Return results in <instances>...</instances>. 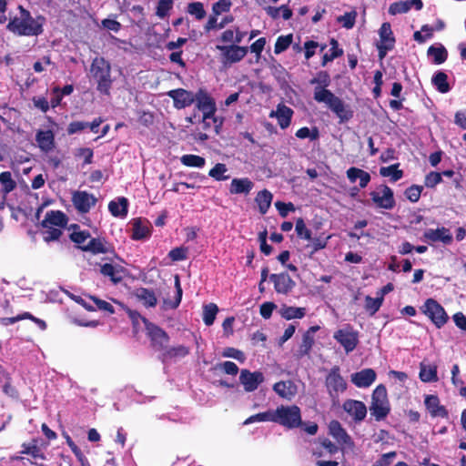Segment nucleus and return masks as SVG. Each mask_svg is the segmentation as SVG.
I'll return each instance as SVG.
<instances>
[{
    "label": "nucleus",
    "mask_w": 466,
    "mask_h": 466,
    "mask_svg": "<svg viewBox=\"0 0 466 466\" xmlns=\"http://www.w3.org/2000/svg\"><path fill=\"white\" fill-rule=\"evenodd\" d=\"M293 110L284 104H279L276 111H271L270 117L276 116L278 123L282 129H286L291 124Z\"/></svg>",
    "instance_id": "393cba45"
},
{
    "label": "nucleus",
    "mask_w": 466,
    "mask_h": 466,
    "mask_svg": "<svg viewBox=\"0 0 466 466\" xmlns=\"http://www.w3.org/2000/svg\"><path fill=\"white\" fill-rule=\"evenodd\" d=\"M329 434L342 445L352 447L354 442L339 420H333L329 425Z\"/></svg>",
    "instance_id": "6ab92c4d"
},
{
    "label": "nucleus",
    "mask_w": 466,
    "mask_h": 466,
    "mask_svg": "<svg viewBox=\"0 0 466 466\" xmlns=\"http://www.w3.org/2000/svg\"><path fill=\"white\" fill-rule=\"evenodd\" d=\"M108 210L114 217L124 218L128 212V200L125 197L117 198V201L112 200L108 204Z\"/></svg>",
    "instance_id": "2f4dec72"
},
{
    "label": "nucleus",
    "mask_w": 466,
    "mask_h": 466,
    "mask_svg": "<svg viewBox=\"0 0 466 466\" xmlns=\"http://www.w3.org/2000/svg\"><path fill=\"white\" fill-rule=\"evenodd\" d=\"M324 384L332 403H339V395L346 391L348 383L340 374V368L333 366L325 377Z\"/></svg>",
    "instance_id": "423d86ee"
},
{
    "label": "nucleus",
    "mask_w": 466,
    "mask_h": 466,
    "mask_svg": "<svg viewBox=\"0 0 466 466\" xmlns=\"http://www.w3.org/2000/svg\"><path fill=\"white\" fill-rule=\"evenodd\" d=\"M272 198L273 195L268 189H263L257 194L255 202L257 203L261 215H265L268 212L270 208Z\"/></svg>",
    "instance_id": "473e14b6"
},
{
    "label": "nucleus",
    "mask_w": 466,
    "mask_h": 466,
    "mask_svg": "<svg viewBox=\"0 0 466 466\" xmlns=\"http://www.w3.org/2000/svg\"><path fill=\"white\" fill-rule=\"evenodd\" d=\"M275 410H267L249 416L243 422L244 425H248L257 421H272L274 422Z\"/></svg>",
    "instance_id": "09e8293b"
},
{
    "label": "nucleus",
    "mask_w": 466,
    "mask_h": 466,
    "mask_svg": "<svg viewBox=\"0 0 466 466\" xmlns=\"http://www.w3.org/2000/svg\"><path fill=\"white\" fill-rule=\"evenodd\" d=\"M400 164H393L389 167H381L380 168V174L382 177H390L391 182H396L402 178L403 171L399 169Z\"/></svg>",
    "instance_id": "ea45409f"
},
{
    "label": "nucleus",
    "mask_w": 466,
    "mask_h": 466,
    "mask_svg": "<svg viewBox=\"0 0 466 466\" xmlns=\"http://www.w3.org/2000/svg\"><path fill=\"white\" fill-rule=\"evenodd\" d=\"M373 204L378 208L391 210L396 206L393 190L383 184L378 187V190L370 193Z\"/></svg>",
    "instance_id": "9b49d317"
},
{
    "label": "nucleus",
    "mask_w": 466,
    "mask_h": 466,
    "mask_svg": "<svg viewBox=\"0 0 466 466\" xmlns=\"http://www.w3.org/2000/svg\"><path fill=\"white\" fill-rule=\"evenodd\" d=\"M79 248L93 254H105L107 252L104 240L99 238H90L88 243L86 246H79Z\"/></svg>",
    "instance_id": "f704fd0d"
},
{
    "label": "nucleus",
    "mask_w": 466,
    "mask_h": 466,
    "mask_svg": "<svg viewBox=\"0 0 466 466\" xmlns=\"http://www.w3.org/2000/svg\"><path fill=\"white\" fill-rule=\"evenodd\" d=\"M0 184L2 186L3 198L16 187V182L13 179L12 174L9 171L0 173Z\"/></svg>",
    "instance_id": "e433bc0d"
},
{
    "label": "nucleus",
    "mask_w": 466,
    "mask_h": 466,
    "mask_svg": "<svg viewBox=\"0 0 466 466\" xmlns=\"http://www.w3.org/2000/svg\"><path fill=\"white\" fill-rule=\"evenodd\" d=\"M330 76L327 71H319L310 79L311 85H317L314 88L313 98L318 103H324L339 118L340 122L349 121L353 116V112L347 108L344 102L335 96L327 87L330 85Z\"/></svg>",
    "instance_id": "f257e3e1"
},
{
    "label": "nucleus",
    "mask_w": 466,
    "mask_h": 466,
    "mask_svg": "<svg viewBox=\"0 0 466 466\" xmlns=\"http://www.w3.org/2000/svg\"><path fill=\"white\" fill-rule=\"evenodd\" d=\"M90 74L96 83V90L104 96H110L113 79L111 65L103 56H96L90 65Z\"/></svg>",
    "instance_id": "20e7f679"
},
{
    "label": "nucleus",
    "mask_w": 466,
    "mask_h": 466,
    "mask_svg": "<svg viewBox=\"0 0 466 466\" xmlns=\"http://www.w3.org/2000/svg\"><path fill=\"white\" fill-rule=\"evenodd\" d=\"M264 380L265 377L261 371L257 370L252 372L247 369H243L240 371L239 382L243 385L247 392L256 390Z\"/></svg>",
    "instance_id": "ddd939ff"
},
{
    "label": "nucleus",
    "mask_w": 466,
    "mask_h": 466,
    "mask_svg": "<svg viewBox=\"0 0 466 466\" xmlns=\"http://www.w3.org/2000/svg\"><path fill=\"white\" fill-rule=\"evenodd\" d=\"M427 55L433 57L435 65H441L448 58V51L442 45L439 46H431L427 50Z\"/></svg>",
    "instance_id": "c9c22d12"
},
{
    "label": "nucleus",
    "mask_w": 466,
    "mask_h": 466,
    "mask_svg": "<svg viewBox=\"0 0 466 466\" xmlns=\"http://www.w3.org/2000/svg\"><path fill=\"white\" fill-rule=\"evenodd\" d=\"M187 248L185 247H178L172 248L168 257L172 261H181L187 259Z\"/></svg>",
    "instance_id": "e2e57ef3"
},
{
    "label": "nucleus",
    "mask_w": 466,
    "mask_h": 466,
    "mask_svg": "<svg viewBox=\"0 0 466 466\" xmlns=\"http://www.w3.org/2000/svg\"><path fill=\"white\" fill-rule=\"evenodd\" d=\"M194 96H196L194 102L196 107L203 113L201 117L202 128L206 131L208 130L209 120L212 119L214 131L216 134H219L223 125V119L216 116L217 106L215 99L203 88H199Z\"/></svg>",
    "instance_id": "7ed1b4c3"
},
{
    "label": "nucleus",
    "mask_w": 466,
    "mask_h": 466,
    "mask_svg": "<svg viewBox=\"0 0 466 466\" xmlns=\"http://www.w3.org/2000/svg\"><path fill=\"white\" fill-rule=\"evenodd\" d=\"M342 408L355 421H361L366 418L367 407L360 400H346Z\"/></svg>",
    "instance_id": "a211bd4d"
},
{
    "label": "nucleus",
    "mask_w": 466,
    "mask_h": 466,
    "mask_svg": "<svg viewBox=\"0 0 466 466\" xmlns=\"http://www.w3.org/2000/svg\"><path fill=\"white\" fill-rule=\"evenodd\" d=\"M442 181L441 174L439 172L431 171L426 175L424 185L427 187H434L436 185Z\"/></svg>",
    "instance_id": "338daca9"
},
{
    "label": "nucleus",
    "mask_w": 466,
    "mask_h": 466,
    "mask_svg": "<svg viewBox=\"0 0 466 466\" xmlns=\"http://www.w3.org/2000/svg\"><path fill=\"white\" fill-rule=\"evenodd\" d=\"M295 135L300 139L309 138L310 140H317L319 137V131L316 127L312 129H309L308 127H303L298 129Z\"/></svg>",
    "instance_id": "5fc2aeb1"
},
{
    "label": "nucleus",
    "mask_w": 466,
    "mask_h": 466,
    "mask_svg": "<svg viewBox=\"0 0 466 466\" xmlns=\"http://www.w3.org/2000/svg\"><path fill=\"white\" fill-rule=\"evenodd\" d=\"M143 323L152 349L160 352L164 350L170 339L167 332L158 325L149 321L147 319H143Z\"/></svg>",
    "instance_id": "1a4fd4ad"
},
{
    "label": "nucleus",
    "mask_w": 466,
    "mask_h": 466,
    "mask_svg": "<svg viewBox=\"0 0 466 466\" xmlns=\"http://www.w3.org/2000/svg\"><path fill=\"white\" fill-rule=\"evenodd\" d=\"M274 422L288 429L302 426L300 409L296 405L278 407L275 410Z\"/></svg>",
    "instance_id": "0eeeda50"
},
{
    "label": "nucleus",
    "mask_w": 466,
    "mask_h": 466,
    "mask_svg": "<svg viewBox=\"0 0 466 466\" xmlns=\"http://www.w3.org/2000/svg\"><path fill=\"white\" fill-rule=\"evenodd\" d=\"M269 279L274 284V289L279 294H289L296 286V282L287 272L269 275Z\"/></svg>",
    "instance_id": "dca6fc26"
},
{
    "label": "nucleus",
    "mask_w": 466,
    "mask_h": 466,
    "mask_svg": "<svg viewBox=\"0 0 466 466\" xmlns=\"http://www.w3.org/2000/svg\"><path fill=\"white\" fill-rule=\"evenodd\" d=\"M19 15L10 17L6 29L17 36H38L44 32L46 17H33L23 5H18Z\"/></svg>",
    "instance_id": "f03ea898"
},
{
    "label": "nucleus",
    "mask_w": 466,
    "mask_h": 466,
    "mask_svg": "<svg viewBox=\"0 0 466 466\" xmlns=\"http://www.w3.org/2000/svg\"><path fill=\"white\" fill-rule=\"evenodd\" d=\"M167 95L172 98L174 107L177 109L186 108L194 104L196 100L195 94L184 88L172 89Z\"/></svg>",
    "instance_id": "4468645a"
},
{
    "label": "nucleus",
    "mask_w": 466,
    "mask_h": 466,
    "mask_svg": "<svg viewBox=\"0 0 466 466\" xmlns=\"http://www.w3.org/2000/svg\"><path fill=\"white\" fill-rule=\"evenodd\" d=\"M35 140L43 152L48 153L55 147V135L52 130H38Z\"/></svg>",
    "instance_id": "cd10ccee"
},
{
    "label": "nucleus",
    "mask_w": 466,
    "mask_h": 466,
    "mask_svg": "<svg viewBox=\"0 0 466 466\" xmlns=\"http://www.w3.org/2000/svg\"><path fill=\"white\" fill-rule=\"evenodd\" d=\"M187 11L188 14L195 16L197 20L203 19L207 15L204 5L201 2L189 3Z\"/></svg>",
    "instance_id": "864d4df0"
},
{
    "label": "nucleus",
    "mask_w": 466,
    "mask_h": 466,
    "mask_svg": "<svg viewBox=\"0 0 466 466\" xmlns=\"http://www.w3.org/2000/svg\"><path fill=\"white\" fill-rule=\"evenodd\" d=\"M295 231L297 233L298 238L300 239H312L311 230L307 228L305 221L302 218H297L295 224Z\"/></svg>",
    "instance_id": "3c124183"
},
{
    "label": "nucleus",
    "mask_w": 466,
    "mask_h": 466,
    "mask_svg": "<svg viewBox=\"0 0 466 466\" xmlns=\"http://www.w3.org/2000/svg\"><path fill=\"white\" fill-rule=\"evenodd\" d=\"M219 51V61L224 66H229L244 59L248 55V47L239 45H217Z\"/></svg>",
    "instance_id": "6e6552de"
},
{
    "label": "nucleus",
    "mask_w": 466,
    "mask_h": 466,
    "mask_svg": "<svg viewBox=\"0 0 466 466\" xmlns=\"http://www.w3.org/2000/svg\"><path fill=\"white\" fill-rule=\"evenodd\" d=\"M397 456L396 451L382 454L372 466H389Z\"/></svg>",
    "instance_id": "774afa93"
},
{
    "label": "nucleus",
    "mask_w": 466,
    "mask_h": 466,
    "mask_svg": "<svg viewBox=\"0 0 466 466\" xmlns=\"http://www.w3.org/2000/svg\"><path fill=\"white\" fill-rule=\"evenodd\" d=\"M190 350L188 347L184 345H177L173 347H165V350H162L158 356V359L162 363H166L167 361L185 358L189 354Z\"/></svg>",
    "instance_id": "412c9836"
},
{
    "label": "nucleus",
    "mask_w": 466,
    "mask_h": 466,
    "mask_svg": "<svg viewBox=\"0 0 466 466\" xmlns=\"http://www.w3.org/2000/svg\"><path fill=\"white\" fill-rule=\"evenodd\" d=\"M319 329V326H311L302 335V340L299 344V350L296 354L298 359H301L305 356L309 355V352L314 345V334Z\"/></svg>",
    "instance_id": "4be33fe9"
},
{
    "label": "nucleus",
    "mask_w": 466,
    "mask_h": 466,
    "mask_svg": "<svg viewBox=\"0 0 466 466\" xmlns=\"http://www.w3.org/2000/svg\"><path fill=\"white\" fill-rule=\"evenodd\" d=\"M376 372L373 369L367 368L360 371L352 373L350 376L351 382L358 388H368L376 380Z\"/></svg>",
    "instance_id": "aec40b11"
},
{
    "label": "nucleus",
    "mask_w": 466,
    "mask_h": 466,
    "mask_svg": "<svg viewBox=\"0 0 466 466\" xmlns=\"http://www.w3.org/2000/svg\"><path fill=\"white\" fill-rule=\"evenodd\" d=\"M423 237L431 242H442L444 245H450L452 242V235L449 228L445 227L436 229H428L424 232Z\"/></svg>",
    "instance_id": "b1692460"
},
{
    "label": "nucleus",
    "mask_w": 466,
    "mask_h": 466,
    "mask_svg": "<svg viewBox=\"0 0 466 466\" xmlns=\"http://www.w3.org/2000/svg\"><path fill=\"white\" fill-rule=\"evenodd\" d=\"M124 268L120 265H113L111 263H105L100 268V273L108 277L114 284H117L123 280Z\"/></svg>",
    "instance_id": "c85d7f7f"
},
{
    "label": "nucleus",
    "mask_w": 466,
    "mask_h": 466,
    "mask_svg": "<svg viewBox=\"0 0 466 466\" xmlns=\"http://www.w3.org/2000/svg\"><path fill=\"white\" fill-rule=\"evenodd\" d=\"M280 315L287 320L302 319L306 315V309L284 305L280 309Z\"/></svg>",
    "instance_id": "4c0bfd02"
},
{
    "label": "nucleus",
    "mask_w": 466,
    "mask_h": 466,
    "mask_svg": "<svg viewBox=\"0 0 466 466\" xmlns=\"http://www.w3.org/2000/svg\"><path fill=\"white\" fill-rule=\"evenodd\" d=\"M68 222L67 216L60 210H51L46 214L45 218L41 222V227H56L58 228H64L66 227Z\"/></svg>",
    "instance_id": "5701e85b"
},
{
    "label": "nucleus",
    "mask_w": 466,
    "mask_h": 466,
    "mask_svg": "<svg viewBox=\"0 0 466 466\" xmlns=\"http://www.w3.org/2000/svg\"><path fill=\"white\" fill-rule=\"evenodd\" d=\"M422 190V186L412 185L406 188V190L404 191V195L407 198V199H409L410 202L416 203L419 201Z\"/></svg>",
    "instance_id": "4d7b16f0"
},
{
    "label": "nucleus",
    "mask_w": 466,
    "mask_h": 466,
    "mask_svg": "<svg viewBox=\"0 0 466 466\" xmlns=\"http://www.w3.org/2000/svg\"><path fill=\"white\" fill-rule=\"evenodd\" d=\"M134 296L147 308H154L157 304V296L152 289L137 288L134 291Z\"/></svg>",
    "instance_id": "c756f323"
},
{
    "label": "nucleus",
    "mask_w": 466,
    "mask_h": 466,
    "mask_svg": "<svg viewBox=\"0 0 466 466\" xmlns=\"http://www.w3.org/2000/svg\"><path fill=\"white\" fill-rule=\"evenodd\" d=\"M333 338L344 348L347 353L352 351L359 343V333L350 325L338 329Z\"/></svg>",
    "instance_id": "f8f14e48"
},
{
    "label": "nucleus",
    "mask_w": 466,
    "mask_h": 466,
    "mask_svg": "<svg viewBox=\"0 0 466 466\" xmlns=\"http://www.w3.org/2000/svg\"><path fill=\"white\" fill-rule=\"evenodd\" d=\"M379 34L380 37V43L394 46L395 38L390 23H383L380 28Z\"/></svg>",
    "instance_id": "a18cd8bd"
},
{
    "label": "nucleus",
    "mask_w": 466,
    "mask_h": 466,
    "mask_svg": "<svg viewBox=\"0 0 466 466\" xmlns=\"http://www.w3.org/2000/svg\"><path fill=\"white\" fill-rule=\"evenodd\" d=\"M132 234L131 238L134 240H143L151 236V223L142 218L132 219Z\"/></svg>",
    "instance_id": "f3484780"
},
{
    "label": "nucleus",
    "mask_w": 466,
    "mask_h": 466,
    "mask_svg": "<svg viewBox=\"0 0 466 466\" xmlns=\"http://www.w3.org/2000/svg\"><path fill=\"white\" fill-rule=\"evenodd\" d=\"M218 312V307L215 303H208L203 306V321L207 326H211Z\"/></svg>",
    "instance_id": "37998d69"
},
{
    "label": "nucleus",
    "mask_w": 466,
    "mask_h": 466,
    "mask_svg": "<svg viewBox=\"0 0 466 466\" xmlns=\"http://www.w3.org/2000/svg\"><path fill=\"white\" fill-rule=\"evenodd\" d=\"M293 35L292 34H289L287 35H279L274 46V53L280 54L286 51L289 46L292 44Z\"/></svg>",
    "instance_id": "603ef678"
},
{
    "label": "nucleus",
    "mask_w": 466,
    "mask_h": 466,
    "mask_svg": "<svg viewBox=\"0 0 466 466\" xmlns=\"http://www.w3.org/2000/svg\"><path fill=\"white\" fill-rule=\"evenodd\" d=\"M424 404L432 417H448V410L444 406L440 404V399L437 395H427Z\"/></svg>",
    "instance_id": "a878e982"
},
{
    "label": "nucleus",
    "mask_w": 466,
    "mask_h": 466,
    "mask_svg": "<svg viewBox=\"0 0 466 466\" xmlns=\"http://www.w3.org/2000/svg\"><path fill=\"white\" fill-rule=\"evenodd\" d=\"M222 356L226 357V358L235 359L239 362H244L246 360V357H245V354L243 351H241L238 349L232 348V347L225 348L222 352Z\"/></svg>",
    "instance_id": "680f3d73"
},
{
    "label": "nucleus",
    "mask_w": 466,
    "mask_h": 466,
    "mask_svg": "<svg viewBox=\"0 0 466 466\" xmlns=\"http://www.w3.org/2000/svg\"><path fill=\"white\" fill-rule=\"evenodd\" d=\"M90 299L94 301V303L96 304V308L100 310H103V311H106L109 314H114L115 313V309L114 307L107 301L106 300H103L97 297H95V296H89Z\"/></svg>",
    "instance_id": "69168bd1"
},
{
    "label": "nucleus",
    "mask_w": 466,
    "mask_h": 466,
    "mask_svg": "<svg viewBox=\"0 0 466 466\" xmlns=\"http://www.w3.org/2000/svg\"><path fill=\"white\" fill-rule=\"evenodd\" d=\"M382 303H383L382 298H379L378 296L376 298H372L368 295L365 297L364 308L370 316H373L376 314V312L379 311Z\"/></svg>",
    "instance_id": "de8ad7c7"
},
{
    "label": "nucleus",
    "mask_w": 466,
    "mask_h": 466,
    "mask_svg": "<svg viewBox=\"0 0 466 466\" xmlns=\"http://www.w3.org/2000/svg\"><path fill=\"white\" fill-rule=\"evenodd\" d=\"M329 238H330V236L325 237L323 234L319 237L312 238V239L309 240L311 242L312 252L325 248Z\"/></svg>",
    "instance_id": "0e129e2a"
},
{
    "label": "nucleus",
    "mask_w": 466,
    "mask_h": 466,
    "mask_svg": "<svg viewBox=\"0 0 466 466\" xmlns=\"http://www.w3.org/2000/svg\"><path fill=\"white\" fill-rule=\"evenodd\" d=\"M173 7V1L172 0H159L157 2L156 15L159 18H164L167 15L168 12Z\"/></svg>",
    "instance_id": "13d9d810"
},
{
    "label": "nucleus",
    "mask_w": 466,
    "mask_h": 466,
    "mask_svg": "<svg viewBox=\"0 0 466 466\" xmlns=\"http://www.w3.org/2000/svg\"><path fill=\"white\" fill-rule=\"evenodd\" d=\"M39 439H32L29 442H24L22 444V451H20L22 454L30 455L35 460H45L44 452L40 448Z\"/></svg>",
    "instance_id": "7c9ffc66"
},
{
    "label": "nucleus",
    "mask_w": 466,
    "mask_h": 466,
    "mask_svg": "<svg viewBox=\"0 0 466 466\" xmlns=\"http://www.w3.org/2000/svg\"><path fill=\"white\" fill-rule=\"evenodd\" d=\"M330 46L329 52L324 54L322 56L321 65L323 66H326L327 63L331 62L343 55V50L339 47V43L336 39L331 38Z\"/></svg>",
    "instance_id": "58836bf2"
},
{
    "label": "nucleus",
    "mask_w": 466,
    "mask_h": 466,
    "mask_svg": "<svg viewBox=\"0 0 466 466\" xmlns=\"http://www.w3.org/2000/svg\"><path fill=\"white\" fill-rule=\"evenodd\" d=\"M419 377L423 382H435L438 380L437 367L420 364Z\"/></svg>",
    "instance_id": "a19ab883"
},
{
    "label": "nucleus",
    "mask_w": 466,
    "mask_h": 466,
    "mask_svg": "<svg viewBox=\"0 0 466 466\" xmlns=\"http://www.w3.org/2000/svg\"><path fill=\"white\" fill-rule=\"evenodd\" d=\"M182 165L190 167H203L206 164V159L203 157L187 154L180 157Z\"/></svg>",
    "instance_id": "c03bdc74"
},
{
    "label": "nucleus",
    "mask_w": 466,
    "mask_h": 466,
    "mask_svg": "<svg viewBox=\"0 0 466 466\" xmlns=\"http://www.w3.org/2000/svg\"><path fill=\"white\" fill-rule=\"evenodd\" d=\"M254 187V183L248 177H235L231 180L229 193L232 195H248Z\"/></svg>",
    "instance_id": "bb28decb"
},
{
    "label": "nucleus",
    "mask_w": 466,
    "mask_h": 466,
    "mask_svg": "<svg viewBox=\"0 0 466 466\" xmlns=\"http://www.w3.org/2000/svg\"><path fill=\"white\" fill-rule=\"evenodd\" d=\"M175 288H176L175 299L174 300L164 299V305H165L166 309H175L179 306V304L181 302L183 291H182V288L180 285V279L177 275H176V277H175Z\"/></svg>",
    "instance_id": "49530a36"
},
{
    "label": "nucleus",
    "mask_w": 466,
    "mask_h": 466,
    "mask_svg": "<svg viewBox=\"0 0 466 466\" xmlns=\"http://www.w3.org/2000/svg\"><path fill=\"white\" fill-rule=\"evenodd\" d=\"M411 9L409 0L392 3L389 7V13L392 15L404 14Z\"/></svg>",
    "instance_id": "6e6d98bb"
},
{
    "label": "nucleus",
    "mask_w": 466,
    "mask_h": 466,
    "mask_svg": "<svg viewBox=\"0 0 466 466\" xmlns=\"http://www.w3.org/2000/svg\"><path fill=\"white\" fill-rule=\"evenodd\" d=\"M431 83L440 93L445 94L451 90L448 76L443 71H437L431 78Z\"/></svg>",
    "instance_id": "72a5a7b5"
},
{
    "label": "nucleus",
    "mask_w": 466,
    "mask_h": 466,
    "mask_svg": "<svg viewBox=\"0 0 466 466\" xmlns=\"http://www.w3.org/2000/svg\"><path fill=\"white\" fill-rule=\"evenodd\" d=\"M41 235L45 242L49 243L51 241H56L60 238L63 235L62 228L47 226L42 227Z\"/></svg>",
    "instance_id": "79ce46f5"
},
{
    "label": "nucleus",
    "mask_w": 466,
    "mask_h": 466,
    "mask_svg": "<svg viewBox=\"0 0 466 466\" xmlns=\"http://www.w3.org/2000/svg\"><path fill=\"white\" fill-rule=\"evenodd\" d=\"M228 167L223 163H217L208 172V176L217 181H223L229 178V176L225 175Z\"/></svg>",
    "instance_id": "8fccbe9b"
},
{
    "label": "nucleus",
    "mask_w": 466,
    "mask_h": 466,
    "mask_svg": "<svg viewBox=\"0 0 466 466\" xmlns=\"http://www.w3.org/2000/svg\"><path fill=\"white\" fill-rule=\"evenodd\" d=\"M72 202L78 212L85 214L96 204V198L86 191L78 190L73 193Z\"/></svg>",
    "instance_id": "2eb2a0df"
},
{
    "label": "nucleus",
    "mask_w": 466,
    "mask_h": 466,
    "mask_svg": "<svg viewBox=\"0 0 466 466\" xmlns=\"http://www.w3.org/2000/svg\"><path fill=\"white\" fill-rule=\"evenodd\" d=\"M232 4L230 0H219L213 4L212 13L215 15H219L222 13H227L230 10Z\"/></svg>",
    "instance_id": "052dcab7"
},
{
    "label": "nucleus",
    "mask_w": 466,
    "mask_h": 466,
    "mask_svg": "<svg viewBox=\"0 0 466 466\" xmlns=\"http://www.w3.org/2000/svg\"><path fill=\"white\" fill-rule=\"evenodd\" d=\"M370 415L375 420L380 421L388 417L390 412V403L388 398L387 389L383 384L378 385L371 394L370 405Z\"/></svg>",
    "instance_id": "39448f33"
},
{
    "label": "nucleus",
    "mask_w": 466,
    "mask_h": 466,
    "mask_svg": "<svg viewBox=\"0 0 466 466\" xmlns=\"http://www.w3.org/2000/svg\"><path fill=\"white\" fill-rule=\"evenodd\" d=\"M420 309L437 329L442 328L449 320L444 308L434 299H427Z\"/></svg>",
    "instance_id": "9d476101"
},
{
    "label": "nucleus",
    "mask_w": 466,
    "mask_h": 466,
    "mask_svg": "<svg viewBox=\"0 0 466 466\" xmlns=\"http://www.w3.org/2000/svg\"><path fill=\"white\" fill-rule=\"evenodd\" d=\"M69 238L73 242L77 244L79 247V246H86L85 242H86V240H87L88 238H91V235L89 233V231H87V230H79V231L74 230L70 234Z\"/></svg>",
    "instance_id": "bf43d9fd"
}]
</instances>
